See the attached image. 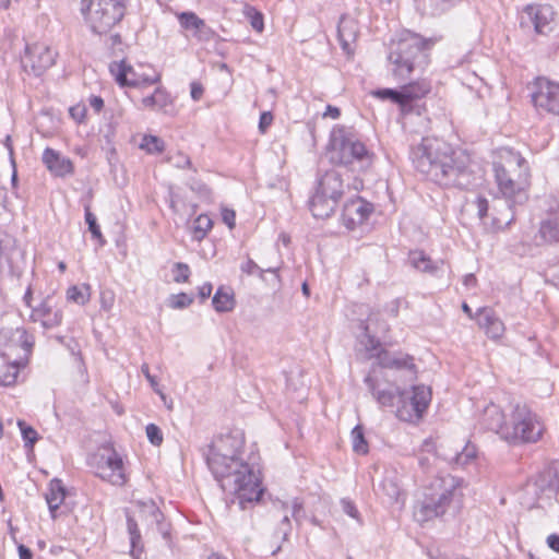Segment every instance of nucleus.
Wrapping results in <instances>:
<instances>
[{
  "label": "nucleus",
  "mask_w": 559,
  "mask_h": 559,
  "mask_svg": "<svg viewBox=\"0 0 559 559\" xmlns=\"http://www.w3.org/2000/svg\"><path fill=\"white\" fill-rule=\"evenodd\" d=\"M243 444V435L237 431L216 437L203 452L214 477L224 490L236 495L241 509L263 493L259 473L239 456Z\"/></svg>",
  "instance_id": "1"
},
{
  "label": "nucleus",
  "mask_w": 559,
  "mask_h": 559,
  "mask_svg": "<svg viewBox=\"0 0 559 559\" xmlns=\"http://www.w3.org/2000/svg\"><path fill=\"white\" fill-rule=\"evenodd\" d=\"M411 157L418 171L440 186L468 189L476 183L469 156L438 138H424Z\"/></svg>",
  "instance_id": "2"
},
{
  "label": "nucleus",
  "mask_w": 559,
  "mask_h": 559,
  "mask_svg": "<svg viewBox=\"0 0 559 559\" xmlns=\"http://www.w3.org/2000/svg\"><path fill=\"white\" fill-rule=\"evenodd\" d=\"M499 157L500 159L493 163V171L504 201L498 200L493 211H497L498 206L506 209L492 216V224L497 227L511 224L514 219L512 207L527 200L526 188L530 183L528 165L521 154L511 148H502Z\"/></svg>",
  "instance_id": "3"
},
{
  "label": "nucleus",
  "mask_w": 559,
  "mask_h": 559,
  "mask_svg": "<svg viewBox=\"0 0 559 559\" xmlns=\"http://www.w3.org/2000/svg\"><path fill=\"white\" fill-rule=\"evenodd\" d=\"M463 483L462 478L451 474L435 477L424 488L423 497L414 508L416 521L425 523L451 510H457L463 501Z\"/></svg>",
  "instance_id": "4"
},
{
  "label": "nucleus",
  "mask_w": 559,
  "mask_h": 559,
  "mask_svg": "<svg viewBox=\"0 0 559 559\" xmlns=\"http://www.w3.org/2000/svg\"><path fill=\"white\" fill-rule=\"evenodd\" d=\"M436 44L433 38L405 31L392 40L388 61L392 75L399 81L411 79L415 71H423L429 63V51Z\"/></svg>",
  "instance_id": "5"
},
{
  "label": "nucleus",
  "mask_w": 559,
  "mask_h": 559,
  "mask_svg": "<svg viewBox=\"0 0 559 559\" xmlns=\"http://www.w3.org/2000/svg\"><path fill=\"white\" fill-rule=\"evenodd\" d=\"M331 160L335 164L348 167L350 170H364L372 163V153L366 145L346 127H336L332 130Z\"/></svg>",
  "instance_id": "6"
},
{
  "label": "nucleus",
  "mask_w": 559,
  "mask_h": 559,
  "mask_svg": "<svg viewBox=\"0 0 559 559\" xmlns=\"http://www.w3.org/2000/svg\"><path fill=\"white\" fill-rule=\"evenodd\" d=\"M126 0H81V13L95 34H106L126 13Z\"/></svg>",
  "instance_id": "7"
},
{
  "label": "nucleus",
  "mask_w": 559,
  "mask_h": 559,
  "mask_svg": "<svg viewBox=\"0 0 559 559\" xmlns=\"http://www.w3.org/2000/svg\"><path fill=\"white\" fill-rule=\"evenodd\" d=\"M87 464L100 479L115 486H123L127 481L122 457L111 445H103L90 455Z\"/></svg>",
  "instance_id": "8"
},
{
  "label": "nucleus",
  "mask_w": 559,
  "mask_h": 559,
  "mask_svg": "<svg viewBox=\"0 0 559 559\" xmlns=\"http://www.w3.org/2000/svg\"><path fill=\"white\" fill-rule=\"evenodd\" d=\"M544 431L536 414L526 405H516L512 413V427L502 432L509 442H537Z\"/></svg>",
  "instance_id": "9"
},
{
  "label": "nucleus",
  "mask_w": 559,
  "mask_h": 559,
  "mask_svg": "<svg viewBox=\"0 0 559 559\" xmlns=\"http://www.w3.org/2000/svg\"><path fill=\"white\" fill-rule=\"evenodd\" d=\"M109 71L120 86L142 87L160 80V74L151 66L139 64L134 68L124 60L111 62Z\"/></svg>",
  "instance_id": "10"
},
{
  "label": "nucleus",
  "mask_w": 559,
  "mask_h": 559,
  "mask_svg": "<svg viewBox=\"0 0 559 559\" xmlns=\"http://www.w3.org/2000/svg\"><path fill=\"white\" fill-rule=\"evenodd\" d=\"M431 400V391L425 385H414L412 391L403 390L395 415L403 421L421 418Z\"/></svg>",
  "instance_id": "11"
},
{
  "label": "nucleus",
  "mask_w": 559,
  "mask_h": 559,
  "mask_svg": "<svg viewBox=\"0 0 559 559\" xmlns=\"http://www.w3.org/2000/svg\"><path fill=\"white\" fill-rule=\"evenodd\" d=\"M531 97L539 111L559 116V83L537 78L532 84Z\"/></svg>",
  "instance_id": "12"
},
{
  "label": "nucleus",
  "mask_w": 559,
  "mask_h": 559,
  "mask_svg": "<svg viewBox=\"0 0 559 559\" xmlns=\"http://www.w3.org/2000/svg\"><path fill=\"white\" fill-rule=\"evenodd\" d=\"M57 53L44 43L27 44L21 58L23 69L36 76L53 66Z\"/></svg>",
  "instance_id": "13"
},
{
  "label": "nucleus",
  "mask_w": 559,
  "mask_h": 559,
  "mask_svg": "<svg viewBox=\"0 0 559 559\" xmlns=\"http://www.w3.org/2000/svg\"><path fill=\"white\" fill-rule=\"evenodd\" d=\"M430 92V84L426 80L411 82L404 85L400 91L392 88H382L372 92V95L380 99H391L399 104L403 110L412 100L424 97Z\"/></svg>",
  "instance_id": "14"
},
{
  "label": "nucleus",
  "mask_w": 559,
  "mask_h": 559,
  "mask_svg": "<svg viewBox=\"0 0 559 559\" xmlns=\"http://www.w3.org/2000/svg\"><path fill=\"white\" fill-rule=\"evenodd\" d=\"M378 365L382 368L402 372L403 382H413L417 378L414 357L405 353H390L382 349L377 355Z\"/></svg>",
  "instance_id": "15"
},
{
  "label": "nucleus",
  "mask_w": 559,
  "mask_h": 559,
  "mask_svg": "<svg viewBox=\"0 0 559 559\" xmlns=\"http://www.w3.org/2000/svg\"><path fill=\"white\" fill-rule=\"evenodd\" d=\"M0 337H3V343L0 350L1 356L20 365L21 347L27 352L33 345V343L28 341L26 331L16 329L15 331L11 332L9 336L7 334H0Z\"/></svg>",
  "instance_id": "16"
},
{
  "label": "nucleus",
  "mask_w": 559,
  "mask_h": 559,
  "mask_svg": "<svg viewBox=\"0 0 559 559\" xmlns=\"http://www.w3.org/2000/svg\"><path fill=\"white\" fill-rule=\"evenodd\" d=\"M372 205L361 198L347 201L342 211V222L349 230L362 224L371 214Z\"/></svg>",
  "instance_id": "17"
},
{
  "label": "nucleus",
  "mask_w": 559,
  "mask_h": 559,
  "mask_svg": "<svg viewBox=\"0 0 559 559\" xmlns=\"http://www.w3.org/2000/svg\"><path fill=\"white\" fill-rule=\"evenodd\" d=\"M31 318L34 322L39 321L46 329H52L61 324L62 312L57 308L52 296H47L37 307L32 308Z\"/></svg>",
  "instance_id": "18"
},
{
  "label": "nucleus",
  "mask_w": 559,
  "mask_h": 559,
  "mask_svg": "<svg viewBox=\"0 0 559 559\" xmlns=\"http://www.w3.org/2000/svg\"><path fill=\"white\" fill-rule=\"evenodd\" d=\"M365 383L381 407L397 408L400 394L403 392L399 385L381 389L370 376L366 377Z\"/></svg>",
  "instance_id": "19"
},
{
  "label": "nucleus",
  "mask_w": 559,
  "mask_h": 559,
  "mask_svg": "<svg viewBox=\"0 0 559 559\" xmlns=\"http://www.w3.org/2000/svg\"><path fill=\"white\" fill-rule=\"evenodd\" d=\"M317 191L330 199H333L337 204L344 192V185L342 176L336 170L326 171L319 180Z\"/></svg>",
  "instance_id": "20"
},
{
  "label": "nucleus",
  "mask_w": 559,
  "mask_h": 559,
  "mask_svg": "<svg viewBox=\"0 0 559 559\" xmlns=\"http://www.w3.org/2000/svg\"><path fill=\"white\" fill-rule=\"evenodd\" d=\"M43 163L49 171L57 177H64L73 173V164L71 159L49 147H47L43 153Z\"/></svg>",
  "instance_id": "21"
},
{
  "label": "nucleus",
  "mask_w": 559,
  "mask_h": 559,
  "mask_svg": "<svg viewBox=\"0 0 559 559\" xmlns=\"http://www.w3.org/2000/svg\"><path fill=\"white\" fill-rule=\"evenodd\" d=\"M358 33V22L355 19L346 15L341 17L337 26V35L341 47L345 52L350 53V45L356 41Z\"/></svg>",
  "instance_id": "22"
},
{
  "label": "nucleus",
  "mask_w": 559,
  "mask_h": 559,
  "mask_svg": "<svg viewBox=\"0 0 559 559\" xmlns=\"http://www.w3.org/2000/svg\"><path fill=\"white\" fill-rule=\"evenodd\" d=\"M478 324L492 340L500 338L506 330L503 322L489 308H483L478 311Z\"/></svg>",
  "instance_id": "23"
},
{
  "label": "nucleus",
  "mask_w": 559,
  "mask_h": 559,
  "mask_svg": "<svg viewBox=\"0 0 559 559\" xmlns=\"http://www.w3.org/2000/svg\"><path fill=\"white\" fill-rule=\"evenodd\" d=\"M408 261L413 267L416 270L428 273L431 275L437 274L439 271L442 270L444 265L443 260H431L430 257H428L424 251L415 250L411 251L408 255Z\"/></svg>",
  "instance_id": "24"
},
{
  "label": "nucleus",
  "mask_w": 559,
  "mask_h": 559,
  "mask_svg": "<svg viewBox=\"0 0 559 559\" xmlns=\"http://www.w3.org/2000/svg\"><path fill=\"white\" fill-rule=\"evenodd\" d=\"M336 206L337 203L333 199L323 195L317 190L309 201V209L316 218L324 219L330 217Z\"/></svg>",
  "instance_id": "25"
},
{
  "label": "nucleus",
  "mask_w": 559,
  "mask_h": 559,
  "mask_svg": "<svg viewBox=\"0 0 559 559\" xmlns=\"http://www.w3.org/2000/svg\"><path fill=\"white\" fill-rule=\"evenodd\" d=\"M484 421L487 429L499 433L502 437V432L509 429V426L504 421V414L497 405H489L485 409Z\"/></svg>",
  "instance_id": "26"
},
{
  "label": "nucleus",
  "mask_w": 559,
  "mask_h": 559,
  "mask_svg": "<svg viewBox=\"0 0 559 559\" xmlns=\"http://www.w3.org/2000/svg\"><path fill=\"white\" fill-rule=\"evenodd\" d=\"M66 498V488L62 485V481L59 479H52L49 483L48 492L46 493V501L49 507V511L51 513L52 519L56 518V511L63 502Z\"/></svg>",
  "instance_id": "27"
},
{
  "label": "nucleus",
  "mask_w": 559,
  "mask_h": 559,
  "mask_svg": "<svg viewBox=\"0 0 559 559\" xmlns=\"http://www.w3.org/2000/svg\"><path fill=\"white\" fill-rule=\"evenodd\" d=\"M462 0H415L417 8L423 14L439 15L450 8L456 5Z\"/></svg>",
  "instance_id": "28"
},
{
  "label": "nucleus",
  "mask_w": 559,
  "mask_h": 559,
  "mask_svg": "<svg viewBox=\"0 0 559 559\" xmlns=\"http://www.w3.org/2000/svg\"><path fill=\"white\" fill-rule=\"evenodd\" d=\"M170 105V95L163 87H157L152 95L142 98L143 108L166 111Z\"/></svg>",
  "instance_id": "29"
},
{
  "label": "nucleus",
  "mask_w": 559,
  "mask_h": 559,
  "mask_svg": "<svg viewBox=\"0 0 559 559\" xmlns=\"http://www.w3.org/2000/svg\"><path fill=\"white\" fill-rule=\"evenodd\" d=\"M360 328L362 329V334L358 337L360 346L366 350L368 358L377 357L382 350L380 341L369 333L368 322L361 321Z\"/></svg>",
  "instance_id": "30"
},
{
  "label": "nucleus",
  "mask_w": 559,
  "mask_h": 559,
  "mask_svg": "<svg viewBox=\"0 0 559 559\" xmlns=\"http://www.w3.org/2000/svg\"><path fill=\"white\" fill-rule=\"evenodd\" d=\"M528 10L530 15H533L535 31L540 34L545 33L552 20L554 12L551 8L547 5L538 8L530 7Z\"/></svg>",
  "instance_id": "31"
},
{
  "label": "nucleus",
  "mask_w": 559,
  "mask_h": 559,
  "mask_svg": "<svg viewBox=\"0 0 559 559\" xmlns=\"http://www.w3.org/2000/svg\"><path fill=\"white\" fill-rule=\"evenodd\" d=\"M539 237L546 243L559 241V221L557 217H551L540 223Z\"/></svg>",
  "instance_id": "32"
},
{
  "label": "nucleus",
  "mask_w": 559,
  "mask_h": 559,
  "mask_svg": "<svg viewBox=\"0 0 559 559\" xmlns=\"http://www.w3.org/2000/svg\"><path fill=\"white\" fill-rule=\"evenodd\" d=\"M212 304L217 312H228L234 309L235 301L233 295L225 292L222 287L213 296Z\"/></svg>",
  "instance_id": "33"
},
{
  "label": "nucleus",
  "mask_w": 559,
  "mask_h": 559,
  "mask_svg": "<svg viewBox=\"0 0 559 559\" xmlns=\"http://www.w3.org/2000/svg\"><path fill=\"white\" fill-rule=\"evenodd\" d=\"M90 298L91 287L87 284H83L82 286L73 285L67 289V299L78 305L84 306L90 301Z\"/></svg>",
  "instance_id": "34"
},
{
  "label": "nucleus",
  "mask_w": 559,
  "mask_h": 559,
  "mask_svg": "<svg viewBox=\"0 0 559 559\" xmlns=\"http://www.w3.org/2000/svg\"><path fill=\"white\" fill-rule=\"evenodd\" d=\"M213 222L207 215H199L193 224V238L197 240L203 239L207 231L211 230Z\"/></svg>",
  "instance_id": "35"
},
{
  "label": "nucleus",
  "mask_w": 559,
  "mask_h": 559,
  "mask_svg": "<svg viewBox=\"0 0 559 559\" xmlns=\"http://www.w3.org/2000/svg\"><path fill=\"white\" fill-rule=\"evenodd\" d=\"M178 20L180 23V26L185 28L186 31L197 32L200 26H202L203 20L200 19L195 13L193 12H181L178 14Z\"/></svg>",
  "instance_id": "36"
},
{
  "label": "nucleus",
  "mask_w": 559,
  "mask_h": 559,
  "mask_svg": "<svg viewBox=\"0 0 559 559\" xmlns=\"http://www.w3.org/2000/svg\"><path fill=\"white\" fill-rule=\"evenodd\" d=\"M352 442L354 452H356L357 454L368 453V443L365 439L361 426L358 425L352 430Z\"/></svg>",
  "instance_id": "37"
},
{
  "label": "nucleus",
  "mask_w": 559,
  "mask_h": 559,
  "mask_svg": "<svg viewBox=\"0 0 559 559\" xmlns=\"http://www.w3.org/2000/svg\"><path fill=\"white\" fill-rule=\"evenodd\" d=\"M476 457V450L474 445H466L461 452H456L450 461L459 466L469 464Z\"/></svg>",
  "instance_id": "38"
},
{
  "label": "nucleus",
  "mask_w": 559,
  "mask_h": 559,
  "mask_svg": "<svg viewBox=\"0 0 559 559\" xmlns=\"http://www.w3.org/2000/svg\"><path fill=\"white\" fill-rule=\"evenodd\" d=\"M141 148L148 153H160L164 151L165 144L162 139L155 135H145L140 145Z\"/></svg>",
  "instance_id": "39"
},
{
  "label": "nucleus",
  "mask_w": 559,
  "mask_h": 559,
  "mask_svg": "<svg viewBox=\"0 0 559 559\" xmlns=\"http://www.w3.org/2000/svg\"><path fill=\"white\" fill-rule=\"evenodd\" d=\"M85 222L88 225V230L91 231L92 236L99 240L100 245L105 242L100 227L97 224L96 216L90 211V207H85Z\"/></svg>",
  "instance_id": "40"
},
{
  "label": "nucleus",
  "mask_w": 559,
  "mask_h": 559,
  "mask_svg": "<svg viewBox=\"0 0 559 559\" xmlns=\"http://www.w3.org/2000/svg\"><path fill=\"white\" fill-rule=\"evenodd\" d=\"M240 269L243 273H247L248 275H252L255 272H259L260 277L263 276L264 272L276 273L278 271L277 266H269L266 269H262L251 259H248L245 263H242Z\"/></svg>",
  "instance_id": "41"
},
{
  "label": "nucleus",
  "mask_w": 559,
  "mask_h": 559,
  "mask_svg": "<svg viewBox=\"0 0 559 559\" xmlns=\"http://www.w3.org/2000/svg\"><path fill=\"white\" fill-rule=\"evenodd\" d=\"M127 530L130 536V545L134 548L135 545L141 543L142 537L136 521L129 513H127Z\"/></svg>",
  "instance_id": "42"
},
{
  "label": "nucleus",
  "mask_w": 559,
  "mask_h": 559,
  "mask_svg": "<svg viewBox=\"0 0 559 559\" xmlns=\"http://www.w3.org/2000/svg\"><path fill=\"white\" fill-rule=\"evenodd\" d=\"M246 15L249 19L252 28L261 33L264 28L263 14L254 8H248Z\"/></svg>",
  "instance_id": "43"
},
{
  "label": "nucleus",
  "mask_w": 559,
  "mask_h": 559,
  "mask_svg": "<svg viewBox=\"0 0 559 559\" xmlns=\"http://www.w3.org/2000/svg\"><path fill=\"white\" fill-rule=\"evenodd\" d=\"M173 274L176 283H185L190 276V267L186 263L177 262L173 266Z\"/></svg>",
  "instance_id": "44"
},
{
  "label": "nucleus",
  "mask_w": 559,
  "mask_h": 559,
  "mask_svg": "<svg viewBox=\"0 0 559 559\" xmlns=\"http://www.w3.org/2000/svg\"><path fill=\"white\" fill-rule=\"evenodd\" d=\"M170 207L177 214L188 213V214L192 215L197 211L195 204H191L189 210L186 209V205L181 204L179 195L175 194L173 192H170Z\"/></svg>",
  "instance_id": "45"
},
{
  "label": "nucleus",
  "mask_w": 559,
  "mask_h": 559,
  "mask_svg": "<svg viewBox=\"0 0 559 559\" xmlns=\"http://www.w3.org/2000/svg\"><path fill=\"white\" fill-rule=\"evenodd\" d=\"M19 427L22 432V437L25 441V445L33 448L34 443L37 441V432L35 429H33L31 426H26L24 421H19Z\"/></svg>",
  "instance_id": "46"
},
{
  "label": "nucleus",
  "mask_w": 559,
  "mask_h": 559,
  "mask_svg": "<svg viewBox=\"0 0 559 559\" xmlns=\"http://www.w3.org/2000/svg\"><path fill=\"white\" fill-rule=\"evenodd\" d=\"M146 437L153 445H160L163 443V432L160 428L155 424H148L145 428Z\"/></svg>",
  "instance_id": "47"
},
{
  "label": "nucleus",
  "mask_w": 559,
  "mask_h": 559,
  "mask_svg": "<svg viewBox=\"0 0 559 559\" xmlns=\"http://www.w3.org/2000/svg\"><path fill=\"white\" fill-rule=\"evenodd\" d=\"M192 301H193V298L191 296H189L186 293H180L177 295H173L169 298V306L174 309H182V308L190 306L192 304Z\"/></svg>",
  "instance_id": "48"
},
{
  "label": "nucleus",
  "mask_w": 559,
  "mask_h": 559,
  "mask_svg": "<svg viewBox=\"0 0 559 559\" xmlns=\"http://www.w3.org/2000/svg\"><path fill=\"white\" fill-rule=\"evenodd\" d=\"M191 191L197 193L201 199L209 200L211 198V189L199 180H192L189 183Z\"/></svg>",
  "instance_id": "49"
},
{
  "label": "nucleus",
  "mask_w": 559,
  "mask_h": 559,
  "mask_svg": "<svg viewBox=\"0 0 559 559\" xmlns=\"http://www.w3.org/2000/svg\"><path fill=\"white\" fill-rule=\"evenodd\" d=\"M193 36L197 37L200 41H210L214 38L215 32L209 27L205 22H202V26L193 33Z\"/></svg>",
  "instance_id": "50"
},
{
  "label": "nucleus",
  "mask_w": 559,
  "mask_h": 559,
  "mask_svg": "<svg viewBox=\"0 0 559 559\" xmlns=\"http://www.w3.org/2000/svg\"><path fill=\"white\" fill-rule=\"evenodd\" d=\"M141 372L144 374L146 380L150 382V384H151L152 389L154 390V392L159 394L162 399H165V395L162 392L156 378L150 373V368H148L147 364H143L141 366Z\"/></svg>",
  "instance_id": "51"
},
{
  "label": "nucleus",
  "mask_w": 559,
  "mask_h": 559,
  "mask_svg": "<svg viewBox=\"0 0 559 559\" xmlns=\"http://www.w3.org/2000/svg\"><path fill=\"white\" fill-rule=\"evenodd\" d=\"M473 205L476 209L477 216L479 217V219L484 221L487 217L488 211H489V204H488L487 199H485L483 197H478L473 202Z\"/></svg>",
  "instance_id": "52"
},
{
  "label": "nucleus",
  "mask_w": 559,
  "mask_h": 559,
  "mask_svg": "<svg viewBox=\"0 0 559 559\" xmlns=\"http://www.w3.org/2000/svg\"><path fill=\"white\" fill-rule=\"evenodd\" d=\"M169 162L177 168L191 167V159L189 156L178 152L169 157Z\"/></svg>",
  "instance_id": "53"
},
{
  "label": "nucleus",
  "mask_w": 559,
  "mask_h": 559,
  "mask_svg": "<svg viewBox=\"0 0 559 559\" xmlns=\"http://www.w3.org/2000/svg\"><path fill=\"white\" fill-rule=\"evenodd\" d=\"M221 214L223 222L228 226L229 229H233L236 225L235 211L227 207H223Z\"/></svg>",
  "instance_id": "54"
},
{
  "label": "nucleus",
  "mask_w": 559,
  "mask_h": 559,
  "mask_svg": "<svg viewBox=\"0 0 559 559\" xmlns=\"http://www.w3.org/2000/svg\"><path fill=\"white\" fill-rule=\"evenodd\" d=\"M341 504H342L343 511L347 515H349L353 519L359 518V512H358L357 508L355 507V504L350 500L342 499Z\"/></svg>",
  "instance_id": "55"
},
{
  "label": "nucleus",
  "mask_w": 559,
  "mask_h": 559,
  "mask_svg": "<svg viewBox=\"0 0 559 559\" xmlns=\"http://www.w3.org/2000/svg\"><path fill=\"white\" fill-rule=\"evenodd\" d=\"M115 301V296L112 292H103L100 295V305L102 309L105 311H110Z\"/></svg>",
  "instance_id": "56"
},
{
  "label": "nucleus",
  "mask_w": 559,
  "mask_h": 559,
  "mask_svg": "<svg viewBox=\"0 0 559 559\" xmlns=\"http://www.w3.org/2000/svg\"><path fill=\"white\" fill-rule=\"evenodd\" d=\"M272 122H273V115L270 111L262 112L260 116V120H259L260 132L265 133L267 128L272 124Z\"/></svg>",
  "instance_id": "57"
},
{
  "label": "nucleus",
  "mask_w": 559,
  "mask_h": 559,
  "mask_svg": "<svg viewBox=\"0 0 559 559\" xmlns=\"http://www.w3.org/2000/svg\"><path fill=\"white\" fill-rule=\"evenodd\" d=\"M383 489L386 491L388 496L391 499L397 500L399 488L395 486V484L392 480H385L383 483Z\"/></svg>",
  "instance_id": "58"
},
{
  "label": "nucleus",
  "mask_w": 559,
  "mask_h": 559,
  "mask_svg": "<svg viewBox=\"0 0 559 559\" xmlns=\"http://www.w3.org/2000/svg\"><path fill=\"white\" fill-rule=\"evenodd\" d=\"M203 95V87L200 83L193 82L191 83V97L193 100L201 99Z\"/></svg>",
  "instance_id": "59"
},
{
  "label": "nucleus",
  "mask_w": 559,
  "mask_h": 559,
  "mask_svg": "<svg viewBox=\"0 0 559 559\" xmlns=\"http://www.w3.org/2000/svg\"><path fill=\"white\" fill-rule=\"evenodd\" d=\"M293 516L294 519L298 522L299 521V518H300V512L302 511V502L298 499V498H295L293 500Z\"/></svg>",
  "instance_id": "60"
},
{
  "label": "nucleus",
  "mask_w": 559,
  "mask_h": 559,
  "mask_svg": "<svg viewBox=\"0 0 559 559\" xmlns=\"http://www.w3.org/2000/svg\"><path fill=\"white\" fill-rule=\"evenodd\" d=\"M212 284L211 283H204L200 288H199V296L202 300L209 298L212 294Z\"/></svg>",
  "instance_id": "61"
},
{
  "label": "nucleus",
  "mask_w": 559,
  "mask_h": 559,
  "mask_svg": "<svg viewBox=\"0 0 559 559\" xmlns=\"http://www.w3.org/2000/svg\"><path fill=\"white\" fill-rule=\"evenodd\" d=\"M341 116V111L337 107H334L332 105H328L326 106V109L323 114V117L324 118H332V119H337L338 117Z\"/></svg>",
  "instance_id": "62"
},
{
  "label": "nucleus",
  "mask_w": 559,
  "mask_h": 559,
  "mask_svg": "<svg viewBox=\"0 0 559 559\" xmlns=\"http://www.w3.org/2000/svg\"><path fill=\"white\" fill-rule=\"evenodd\" d=\"M17 551H19L20 559H32L33 558L32 550L28 547H26L25 545H19Z\"/></svg>",
  "instance_id": "63"
},
{
  "label": "nucleus",
  "mask_w": 559,
  "mask_h": 559,
  "mask_svg": "<svg viewBox=\"0 0 559 559\" xmlns=\"http://www.w3.org/2000/svg\"><path fill=\"white\" fill-rule=\"evenodd\" d=\"M547 544H548V546H549L552 550H555V551L559 552V536H558V535H555V534L549 535V536L547 537Z\"/></svg>",
  "instance_id": "64"
}]
</instances>
